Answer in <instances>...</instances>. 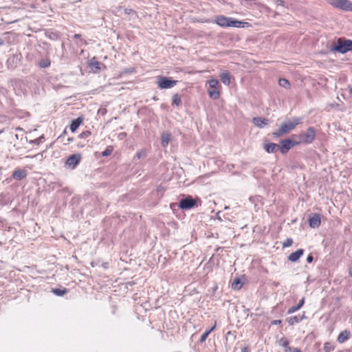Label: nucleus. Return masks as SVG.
Segmentation results:
<instances>
[{"instance_id": "obj_14", "label": "nucleus", "mask_w": 352, "mask_h": 352, "mask_svg": "<svg viewBox=\"0 0 352 352\" xmlns=\"http://www.w3.org/2000/svg\"><path fill=\"white\" fill-rule=\"evenodd\" d=\"M307 316L305 312H303L301 315L290 316L287 318V321L289 325H294L296 323H299L302 320L306 319Z\"/></svg>"}, {"instance_id": "obj_38", "label": "nucleus", "mask_w": 352, "mask_h": 352, "mask_svg": "<svg viewBox=\"0 0 352 352\" xmlns=\"http://www.w3.org/2000/svg\"><path fill=\"white\" fill-rule=\"evenodd\" d=\"M241 352H250V349L248 346H245V347L241 349Z\"/></svg>"}, {"instance_id": "obj_21", "label": "nucleus", "mask_w": 352, "mask_h": 352, "mask_svg": "<svg viewBox=\"0 0 352 352\" xmlns=\"http://www.w3.org/2000/svg\"><path fill=\"white\" fill-rule=\"evenodd\" d=\"M215 328H216V322H214V326H213L212 327H211V328H210V329H208V330H206V331H205V332L201 335V338H200V340H199L200 342H201V343H202V342H204L206 340L207 338L208 337L209 334H210L212 331H214Z\"/></svg>"}, {"instance_id": "obj_27", "label": "nucleus", "mask_w": 352, "mask_h": 352, "mask_svg": "<svg viewBox=\"0 0 352 352\" xmlns=\"http://www.w3.org/2000/svg\"><path fill=\"white\" fill-rule=\"evenodd\" d=\"M278 84L280 86L285 88H289L290 85L289 80L285 78H280L278 81Z\"/></svg>"}, {"instance_id": "obj_3", "label": "nucleus", "mask_w": 352, "mask_h": 352, "mask_svg": "<svg viewBox=\"0 0 352 352\" xmlns=\"http://www.w3.org/2000/svg\"><path fill=\"white\" fill-rule=\"evenodd\" d=\"M292 138L297 140L298 145L301 144H311L315 140L316 131L314 127L310 126L305 133L292 135Z\"/></svg>"}, {"instance_id": "obj_5", "label": "nucleus", "mask_w": 352, "mask_h": 352, "mask_svg": "<svg viewBox=\"0 0 352 352\" xmlns=\"http://www.w3.org/2000/svg\"><path fill=\"white\" fill-rule=\"evenodd\" d=\"M209 88L208 94L209 96L214 100H217L220 96V85L217 80L212 79L208 81Z\"/></svg>"}, {"instance_id": "obj_42", "label": "nucleus", "mask_w": 352, "mask_h": 352, "mask_svg": "<svg viewBox=\"0 0 352 352\" xmlns=\"http://www.w3.org/2000/svg\"><path fill=\"white\" fill-rule=\"evenodd\" d=\"M135 72V69L133 68H130L124 70L125 73H133Z\"/></svg>"}, {"instance_id": "obj_45", "label": "nucleus", "mask_w": 352, "mask_h": 352, "mask_svg": "<svg viewBox=\"0 0 352 352\" xmlns=\"http://www.w3.org/2000/svg\"><path fill=\"white\" fill-rule=\"evenodd\" d=\"M349 275L352 277V270L349 271Z\"/></svg>"}, {"instance_id": "obj_41", "label": "nucleus", "mask_w": 352, "mask_h": 352, "mask_svg": "<svg viewBox=\"0 0 352 352\" xmlns=\"http://www.w3.org/2000/svg\"><path fill=\"white\" fill-rule=\"evenodd\" d=\"M313 259H314L313 256L309 255L307 258V261L310 263L313 261Z\"/></svg>"}, {"instance_id": "obj_24", "label": "nucleus", "mask_w": 352, "mask_h": 352, "mask_svg": "<svg viewBox=\"0 0 352 352\" xmlns=\"http://www.w3.org/2000/svg\"><path fill=\"white\" fill-rule=\"evenodd\" d=\"M173 104H175L176 106H179L182 103L181 97L178 94H175L173 96L172 98Z\"/></svg>"}, {"instance_id": "obj_20", "label": "nucleus", "mask_w": 352, "mask_h": 352, "mask_svg": "<svg viewBox=\"0 0 352 352\" xmlns=\"http://www.w3.org/2000/svg\"><path fill=\"white\" fill-rule=\"evenodd\" d=\"M221 80L226 85H229L230 83V75L229 72H226L220 75Z\"/></svg>"}, {"instance_id": "obj_17", "label": "nucleus", "mask_w": 352, "mask_h": 352, "mask_svg": "<svg viewBox=\"0 0 352 352\" xmlns=\"http://www.w3.org/2000/svg\"><path fill=\"white\" fill-rule=\"evenodd\" d=\"M263 147L267 153H273L277 151L278 145L275 143H265Z\"/></svg>"}, {"instance_id": "obj_23", "label": "nucleus", "mask_w": 352, "mask_h": 352, "mask_svg": "<svg viewBox=\"0 0 352 352\" xmlns=\"http://www.w3.org/2000/svg\"><path fill=\"white\" fill-rule=\"evenodd\" d=\"M50 64H51V60H50L49 58H46L45 59H42L38 63V65L41 68L48 67H50Z\"/></svg>"}, {"instance_id": "obj_29", "label": "nucleus", "mask_w": 352, "mask_h": 352, "mask_svg": "<svg viewBox=\"0 0 352 352\" xmlns=\"http://www.w3.org/2000/svg\"><path fill=\"white\" fill-rule=\"evenodd\" d=\"M279 344L283 347H285V349L289 347V341L286 338H281L279 340Z\"/></svg>"}, {"instance_id": "obj_39", "label": "nucleus", "mask_w": 352, "mask_h": 352, "mask_svg": "<svg viewBox=\"0 0 352 352\" xmlns=\"http://www.w3.org/2000/svg\"><path fill=\"white\" fill-rule=\"evenodd\" d=\"M280 323H281L280 320H275L272 322V324H273V325L280 324Z\"/></svg>"}, {"instance_id": "obj_25", "label": "nucleus", "mask_w": 352, "mask_h": 352, "mask_svg": "<svg viewBox=\"0 0 352 352\" xmlns=\"http://www.w3.org/2000/svg\"><path fill=\"white\" fill-rule=\"evenodd\" d=\"M242 287V283L239 278H236L232 283V287L234 289H239Z\"/></svg>"}, {"instance_id": "obj_34", "label": "nucleus", "mask_w": 352, "mask_h": 352, "mask_svg": "<svg viewBox=\"0 0 352 352\" xmlns=\"http://www.w3.org/2000/svg\"><path fill=\"white\" fill-rule=\"evenodd\" d=\"M285 352H301V351L295 347H288L285 349Z\"/></svg>"}, {"instance_id": "obj_16", "label": "nucleus", "mask_w": 352, "mask_h": 352, "mask_svg": "<svg viewBox=\"0 0 352 352\" xmlns=\"http://www.w3.org/2000/svg\"><path fill=\"white\" fill-rule=\"evenodd\" d=\"M254 124L259 128H262L264 125L269 124V120L260 117L254 118L252 120Z\"/></svg>"}, {"instance_id": "obj_2", "label": "nucleus", "mask_w": 352, "mask_h": 352, "mask_svg": "<svg viewBox=\"0 0 352 352\" xmlns=\"http://www.w3.org/2000/svg\"><path fill=\"white\" fill-rule=\"evenodd\" d=\"M301 121L300 118H294L292 121L282 123L279 128L272 133L273 136L278 138L289 133L294 130L301 123Z\"/></svg>"}, {"instance_id": "obj_8", "label": "nucleus", "mask_w": 352, "mask_h": 352, "mask_svg": "<svg viewBox=\"0 0 352 352\" xmlns=\"http://www.w3.org/2000/svg\"><path fill=\"white\" fill-rule=\"evenodd\" d=\"M82 159L81 154L76 153L70 155L65 162V166L72 169H74L80 163Z\"/></svg>"}, {"instance_id": "obj_31", "label": "nucleus", "mask_w": 352, "mask_h": 352, "mask_svg": "<svg viewBox=\"0 0 352 352\" xmlns=\"http://www.w3.org/2000/svg\"><path fill=\"white\" fill-rule=\"evenodd\" d=\"M91 131H82L81 133H80L78 137L81 139H85V138H89L91 135Z\"/></svg>"}, {"instance_id": "obj_28", "label": "nucleus", "mask_w": 352, "mask_h": 352, "mask_svg": "<svg viewBox=\"0 0 352 352\" xmlns=\"http://www.w3.org/2000/svg\"><path fill=\"white\" fill-rule=\"evenodd\" d=\"M334 346L331 342H325L324 344V351L325 352H331L334 350Z\"/></svg>"}, {"instance_id": "obj_40", "label": "nucleus", "mask_w": 352, "mask_h": 352, "mask_svg": "<svg viewBox=\"0 0 352 352\" xmlns=\"http://www.w3.org/2000/svg\"><path fill=\"white\" fill-rule=\"evenodd\" d=\"M278 5L279 6H284V2L282 0H274Z\"/></svg>"}, {"instance_id": "obj_19", "label": "nucleus", "mask_w": 352, "mask_h": 352, "mask_svg": "<svg viewBox=\"0 0 352 352\" xmlns=\"http://www.w3.org/2000/svg\"><path fill=\"white\" fill-rule=\"evenodd\" d=\"M89 65L96 72H99L102 68H105V66L104 64H102V63H100L99 61L96 60L94 59H93L91 61Z\"/></svg>"}, {"instance_id": "obj_11", "label": "nucleus", "mask_w": 352, "mask_h": 352, "mask_svg": "<svg viewBox=\"0 0 352 352\" xmlns=\"http://www.w3.org/2000/svg\"><path fill=\"white\" fill-rule=\"evenodd\" d=\"M309 225L312 228H317L321 224V216L318 213L313 214L309 218Z\"/></svg>"}, {"instance_id": "obj_12", "label": "nucleus", "mask_w": 352, "mask_h": 352, "mask_svg": "<svg viewBox=\"0 0 352 352\" xmlns=\"http://www.w3.org/2000/svg\"><path fill=\"white\" fill-rule=\"evenodd\" d=\"M27 171L24 168H16L12 175L13 179L16 180H21L27 177Z\"/></svg>"}, {"instance_id": "obj_7", "label": "nucleus", "mask_w": 352, "mask_h": 352, "mask_svg": "<svg viewBox=\"0 0 352 352\" xmlns=\"http://www.w3.org/2000/svg\"><path fill=\"white\" fill-rule=\"evenodd\" d=\"M177 80H169L164 76H159L157 80V86L160 89H168L174 87L177 84Z\"/></svg>"}, {"instance_id": "obj_1", "label": "nucleus", "mask_w": 352, "mask_h": 352, "mask_svg": "<svg viewBox=\"0 0 352 352\" xmlns=\"http://www.w3.org/2000/svg\"><path fill=\"white\" fill-rule=\"evenodd\" d=\"M215 23L222 28L234 27V28H249L251 26L248 22H243L236 20L231 17H227L223 15H218L214 19Z\"/></svg>"}, {"instance_id": "obj_22", "label": "nucleus", "mask_w": 352, "mask_h": 352, "mask_svg": "<svg viewBox=\"0 0 352 352\" xmlns=\"http://www.w3.org/2000/svg\"><path fill=\"white\" fill-rule=\"evenodd\" d=\"M68 290L67 289L63 287L62 289H58V288H54L52 289V292L56 295V296H64L65 294H66L67 293Z\"/></svg>"}, {"instance_id": "obj_15", "label": "nucleus", "mask_w": 352, "mask_h": 352, "mask_svg": "<svg viewBox=\"0 0 352 352\" xmlns=\"http://www.w3.org/2000/svg\"><path fill=\"white\" fill-rule=\"evenodd\" d=\"M303 254L304 250L298 249L289 255L288 260L292 262H296L303 255Z\"/></svg>"}, {"instance_id": "obj_9", "label": "nucleus", "mask_w": 352, "mask_h": 352, "mask_svg": "<svg viewBox=\"0 0 352 352\" xmlns=\"http://www.w3.org/2000/svg\"><path fill=\"white\" fill-rule=\"evenodd\" d=\"M328 3L333 7L346 11L348 6L351 5L349 0H327Z\"/></svg>"}, {"instance_id": "obj_33", "label": "nucleus", "mask_w": 352, "mask_h": 352, "mask_svg": "<svg viewBox=\"0 0 352 352\" xmlns=\"http://www.w3.org/2000/svg\"><path fill=\"white\" fill-rule=\"evenodd\" d=\"M112 151H113L112 148H111L110 147H108L102 153V156L110 155L112 153Z\"/></svg>"}, {"instance_id": "obj_46", "label": "nucleus", "mask_w": 352, "mask_h": 352, "mask_svg": "<svg viewBox=\"0 0 352 352\" xmlns=\"http://www.w3.org/2000/svg\"><path fill=\"white\" fill-rule=\"evenodd\" d=\"M349 91H350V93L352 94V87H351V88L349 89Z\"/></svg>"}, {"instance_id": "obj_35", "label": "nucleus", "mask_w": 352, "mask_h": 352, "mask_svg": "<svg viewBox=\"0 0 352 352\" xmlns=\"http://www.w3.org/2000/svg\"><path fill=\"white\" fill-rule=\"evenodd\" d=\"M146 155V152L145 151H140V152H138L136 153V157L138 158V159H140L141 157H144Z\"/></svg>"}, {"instance_id": "obj_37", "label": "nucleus", "mask_w": 352, "mask_h": 352, "mask_svg": "<svg viewBox=\"0 0 352 352\" xmlns=\"http://www.w3.org/2000/svg\"><path fill=\"white\" fill-rule=\"evenodd\" d=\"M305 297H303L300 301L298 303V306H299V308L300 309L305 304Z\"/></svg>"}, {"instance_id": "obj_32", "label": "nucleus", "mask_w": 352, "mask_h": 352, "mask_svg": "<svg viewBox=\"0 0 352 352\" xmlns=\"http://www.w3.org/2000/svg\"><path fill=\"white\" fill-rule=\"evenodd\" d=\"M299 309H300L299 306H298V305L292 306L290 308H289V309L287 310V314H293V313L298 311Z\"/></svg>"}, {"instance_id": "obj_10", "label": "nucleus", "mask_w": 352, "mask_h": 352, "mask_svg": "<svg viewBox=\"0 0 352 352\" xmlns=\"http://www.w3.org/2000/svg\"><path fill=\"white\" fill-rule=\"evenodd\" d=\"M197 200L192 199L191 197H188L185 199H182L179 201V206L181 209L188 210L192 208L196 205Z\"/></svg>"}, {"instance_id": "obj_6", "label": "nucleus", "mask_w": 352, "mask_h": 352, "mask_svg": "<svg viewBox=\"0 0 352 352\" xmlns=\"http://www.w3.org/2000/svg\"><path fill=\"white\" fill-rule=\"evenodd\" d=\"M298 145L297 140L296 139H284L280 142V145L278 146V149L280 150L282 154L287 153L294 146Z\"/></svg>"}, {"instance_id": "obj_44", "label": "nucleus", "mask_w": 352, "mask_h": 352, "mask_svg": "<svg viewBox=\"0 0 352 352\" xmlns=\"http://www.w3.org/2000/svg\"><path fill=\"white\" fill-rule=\"evenodd\" d=\"M80 36H81V35H80V34H76L74 36V38H80Z\"/></svg>"}, {"instance_id": "obj_26", "label": "nucleus", "mask_w": 352, "mask_h": 352, "mask_svg": "<svg viewBox=\"0 0 352 352\" xmlns=\"http://www.w3.org/2000/svg\"><path fill=\"white\" fill-rule=\"evenodd\" d=\"M170 134H164L162 137V144L163 146H166L170 141Z\"/></svg>"}, {"instance_id": "obj_18", "label": "nucleus", "mask_w": 352, "mask_h": 352, "mask_svg": "<svg viewBox=\"0 0 352 352\" xmlns=\"http://www.w3.org/2000/svg\"><path fill=\"white\" fill-rule=\"evenodd\" d=\"M350 331L347 330H344L340 333V334L338 336V342L339 343H343L345 341H346L349 337H350Z\"/></svg>"}, {"instance_id": "obj_13", "label": "nucleus", "mask_w": 352, "mask_h": 352, "mask_svg": "<svg viewBox=\"0 0 352 352\" xmlns=\"http://www.w3.org/2000/svg\"><path fill=\"white\" fill-rule=\"evenodd\" d=\"M85 118L83 116H79L75 120H73L70 124L69 129L72 133L76 131L78 127L83 123Z\"/></svg>"}, {"instance_id": "obj_43", "label": "nucleus", "mask_w": 352, "mask_h": 352, "mask_svg": "<svg viewBox=\"0 0 352 352\" xmlns=\"http://www.w3.org/2000/svg\"><path fill=\"white\" fill-rule=\"evenodd\" d=\"M346 11H351V12H352V2H351V5H349V6H348V8H347Z\"/></svg>"}, {"instance_id": "obj_4", "label": "nucleus", "mask_w": 352, "mask_h": 352, "mask_svg": "<svg viewBox=\"0 0 352 352\" xmlns=\"http://www.w3.org/2000/svg\"><path fill=\"white\" fill-rule=\"evenodd\" d=\"M333 50L342 54L352 51V41L350 39L339 38Z\"/></svg>"}, {"instance_id": "obj_36", "label": "nucleus", "mask_w": 352, "mask_h": 352, "mask_svg": "<svg viewBox=\"0 0 352 352\" xmlns=\"http://www.w3.org/2000/svg\"><path fill=\"white\" fill-rule=\"evenodd\" d=\"M124 13L126 14H136V12L134 10H133V9H125L124 10Z\"/></svg>"}, {"instance_id": "obj_30", "label": "nucleus", "mask_w": 352, "mask_h": 352, "mask_svg": "<svg viewBox=\"0 0 352 352\" xmlns=\"http://www.w3.org/2000/svg\"><path fill=\"white\" fill-rule=\"evenodd\" d=\"M293 244V239L291 238H287L283 243V248L290 247Z\"/></svg>"}]
</instances>
